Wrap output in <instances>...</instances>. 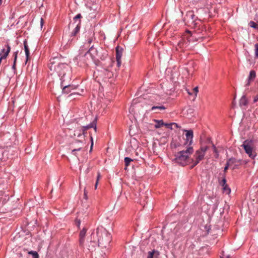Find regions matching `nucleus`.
<instances>
[{"mask_svg":"<svg viewBox=\"0 0 258 258\" xmlns=\"http://www.w3.org/2000/svg\"><path fill=\"white\" fill-rule=\"evenodd\" d=\"M208 148V146L202 145L200 149L196 151L194 158L191 159L190 156L194 152V149L192 147H185V149L175 155L174 161L182 166H185L191 162L192 163L191 168H193L203 159Z\"/></svg>","mask_w":258,"mask_h":258,"instance_id":"1","label":"nucleus"},{"mask_svg":"<svg viewBox=\"0 0 258 258\" xmlns=\"http://www.w3.org/2000/svg\"><path fill=\"white\" fill-rule=\"evenodd\" d=\"M96 235L98 237V246L101 248H107L111 240L110 234L102 226L98 227L96 229Z\"/></svg>","mask_w":258,"mask_h":258,"instance_id":"2","label":"nucleus"},{"mask_svg":"<svg viewBox=\"0 0 258 258\" xmlns=\"http://www.w3.org/2000/svg\"><path fill=\"white\" fill-rule=\"evenodd\" d=\"M48 67L50 71L56 72L59 76H64L65 70L68 68L66 63L59 62V58L57 57L50 59Z\"/></svg>","mask_w":258,"mask_h":258,"instance_id":"3","label":"nucleus"},{"mask_svg":"<svg viewBox=\"0 0 258 258\" xmlns=\"http://www.w3.org/2000/svg\"><path fill=\"white\" fill-rule=\"evenodd\" d=\"M244 149L245 153L251 159H254L256 155L255 151L256 147L255 142L251 140H246L244 141L241 145Z\"/></svg>","mask_w":258,"mask_h":258,"instance_id":"4","label":"nucleus"},{"mask_svg":"<svg viewBox=\"0 0 258 258\" xmlns=\"http://www.w3.org/2000/svg\"><path fill=\"white\" fill-rule=\"evenodd\" d=\"M90 128H94L95 132H96V124L95 121H93L88 125L83 126L81 128L75 131L74 134V136H77L78 138H80V140L77 141L78 142L80 143L83 142V140H84L85 139L86 131Z\"/></svg>","mask_w":258,"mask_h":258,"instance_id":"5","label":"nucleus"},{"mask_svg":"<svg viewBox=\"0 0 258 258\" xmlns=\"http://www.w3.org/2000/svg\"><path fill=\"white\" fill-rule=\"evenodd\" d=\"M197 17L195 16L192 11H188L184 17V21L185 23L188 24L191 27H196L197 23L196 20Z\"/></svg>","mask_w":258,"mask_h":258,"instance_id":"6","label":"nucleus"},{"mask_svg":"<svg viewBox=\"0 0 258 258\" xmlns=\"http://www.w3.org/2000/svg\"><path fill=\"white\" fill-rule=\"evenodd\" d=\"M88 54L91 56L92 60H95L99 58H101V57L99 55L98 50L93 46H91L88 51L85 52L84 55H82V53L80 52L78 57L81 58V56H86Z\"/></svg>","mask_w":258,"mask_h":258,"instance_id":"7","label":"nucleus"},{"mask_svg":"<svg viewBox=\"0 0 258 258\" xmlns=\"http://www.w3.org/2000/svg\"><path fill=\"white\" fill-rule=\"evenodd\" d=\"M95 236V233L93 232L90 236V240L89 241H87V243L85 244V246H86L87 250L90 252L93 251L95 249L96 245ZM83 249L84 251H85V248Z\"/></svg>","mask_w":258,"mask_h":258,"instance_id":"8","label":"nucleus"},{"mask_svg":"<svg viewBox=\"0 0 258 258\" xmlns=\"http://www.w3.org/2000/svg\"><path fill=\"white\" fill-rule=\"evenodd\" d=\"M184 131L186 132V142L184 143V146L187 145L186 147H191V145L192 143V139L194 137L193 131L191 130H185Z\"/></svg>","mask_w":258,"mask_h":258,"instance_id":"9","label":"nucleus"},{"mask_svg":"<svg viewBox=\"0 0 258 258\" xmlns=\"http://www.w3.org/2000/svg\"><path fill=\"white\" fill-rule=\"evenodd\" d=\"M87 229L86 228H83L81 230L79 233V246L82 249H85V238L86 234Z\"/></svg>","mask_w":258,"mask_h":258,"instance_id":"10","label":"nucleus"},{"mask_svg":"<svg viewBox=\"0 0 258 258\" xmlns=\"http://www.w3.org/2000/svg\"><path fill=\"white\" fill-rule=\"evenodd\" d=\"M227 161L228 166H230V167L232 168V169L236 168L241 164L240 161L237 160L234 158H230Z\"/></svg>","mask_w":258,"mask_h":258,"instance_id":"11","label":"nucleus"},{"mask_svg":"<svg viewBox=\"0 0 258 258\" xmlns=\"http://www.w3.org/2000/svg\"><path fill=\"white\" fill-rule=\"evenodd\" d=\"M122 53V49L117 46L116 47V59L117 61V66L119 67L121 65V58Z\"/></svg>","mask_w":258,"mask_h":258,"instance_id":"12","label":"nucleus"},{"mask_svg":"<svg viewBox=\"0 0 258 258\" xmlns=\"http://www.w3.org/2000/svg\"><path fill=\"white\" fill-rule=\"evenodd\" d=\"M6 47L7 48L6 49L5 48H3L2 50V52L0 53V56L2 57V58H4L6 59L9 53H10L11 51V47L9 44H7L6 45Z\"/></svg>","mask_w":258,"mask_h":258,"instance_id":"13","label":"nucleus"},{"mask_svg":"<svg viewBox=\"0 0 258 258\" xmlns=\"http://www.w3.org/2000/svg\"><path fill=\"white\" fill-rule=\"evenodd\" d=\"M6 47L7 48L6 49L5 48H3L2 50V52L0 53V56L2 57V58H4L6 59L9 53H10L11 51V47L9 44H7L6 45Z\"/></svg>","mask_w":258,"mask_h":258,"instance_id":"14","label":"nucleus"},{"mask_svg":"<svg viewBox=\"0 0 258 258\" xmlns=\"http://www.w3.org/2000/svg\"><path fill=\"white\" fill-rule=\"evenodd\" d=\"M254 20L255 22L251 21L248 25L252 28L258 29V12L256 13Z\"/></svg>","mask_w":258,"mask_h":258,"instance_id":"15","label":"nucleus"},{"mask_svg":"<svg viewBox=\"0 0 258 258\" xmlns=\"http://www.w3.org/2000/svg\"><path fill=\"white\" fill-rule=\"evenodd\" d=\"M248 104V100L245 95L241 97L239 100V105L241 107L246 109Z\"/></svg>","mask_w":258,"mask_h":258,"instance_id":"16","label":"nucleus"},{"mask_svg":"<svg viewBox=\"0 0 258 258\" xmlns=\"http://www.w3.org/2000/svg\"><path fill=\"white\" fill-rule=\"evenodd\" d=\"M256 77V73L254 71H251L249 73V75L248 78V81L246 84V86H249L251 81H253Z\"/></svg>","mask_w":258,"mask_h":258,"instance_id":"17","label":"nucleus"},{"mask_svg":"<svg viewBox=\"0 0 258 258\" xmlns=\"http://www.w3.org/2000/svg\"><path fill=\"white\" fill-rule=\"evenodd\" d=\"M159 255V252L158 250H153L148 252L147 258H157Z\"/></svg>","mask_w":258,"mask_h":258,"instance_id":"18","label":"nucleus"},{"mask_svg":"<svg viewBox=\"0 0 258 258\" xmlns=\"http://www.w3.org/2000/svg\"><path fill=\"white\" fill-rule=\"evenodd\" d=\"M166 107L163 105L161 106H154L151 108V110L154 111L155 113H159L160 111L164 110Z\"/></svg>","mask_w":258,"mask_h":258,"instance_id":"19","label":"nucleus"},{"mask_svg":"<svg viewBox=\"0 0 258 258\" xmlns=\"http://www.w3.org/2000/svg\"><path fill=\"white\" fill-rule=\"evenodd\" d=\"M80 23H81V20H79L78 23L76 24L75 28L73 31L72 33V35L73 36H76V34L79 32L80 29Z\"/></svg>","mask_w":258,"mask_h":258,"instance_id":"20","label":"nucleus"},{"mask_svg":"<svg viewBox=\"0 0 258 258\" xmlns=\"http://www.w3.org/2000/svg\"><path fill=\"white\" fill-rule=\"evenodd\" d=\"M24 49L25 51L26 56L27 57V61L28 60L30 52H29V49L28 48V46L27 44V42L26 40H25L24 42Z\"/></svg>","mask_w":258,"mask_h":258,"instance_id":"21","label":"nucleus"},{"mask_svg":"<svg viewBox=\"0 0 258 258\" xmlns=\"http://www.w3.org/2000/svg\"><path fill=\"white\" fill-rule=\"evenodd\" d=\"M71 85L66 86L62 89V92L65 94H68L71 92V89L72 88Z\"/></svg>","mask_w":258,"mask_h":258,"instance_id":"22","label":"nucleus"},{"mask_svg":"<svg viewBox=\"0 0 258 258\" xmlns=\"http://www.w3.org/2000/svg\"><path fill=\"white\" fill-rule=\"evenodd\" d=\"M155 121L156 122V124L155 125L156 128H159L164 125V123L162 120H156Z\"/></svg>","mask_w":258,"mask_h":258,"instance_id":"23","label":"nucleus"},{"mask_svg":"<svg viewBox=\"0 0 258 258\" xmlns=\"http://www.w3.org/2000/svg\"><path fill=\"white\" fill-rule=\"evenodd\" d=\"M29 254H31L33 256V258H39V256L37 252L35 251H29L28 252Z\"/></svg>","mask_w":258,"mask_h":258,"instance_id":"24","label":"nucleus"},{"mask_svg":"<svg viewBox=\"0 0 258 258\" xmlns=\"http://www.w3.org/2000/svg\"><path fill=\"white\" fill-rule=\"evenodd\" d=\"M132 161H133V160L132 159H131L130 158L125 157L124 158V163H125V166L127 167ZM125 169H126V167L125 168Z\"/></svg>","mask_w":258,"mask_h":258,"instance_id":"25","label":"nucleus"},{"mask_svg":"<svg viewBox=\"0 0 258 258\" xmlns=\"http://www.w3.org/2000/svg\"><path fill=\"white\" fill-rule=\"evenodd\" d=\"M17 54H18V52H15L14 54V64H13V66L12 67V68L14 69V70H15L16 69V61H17Z\"/></svg>","mask_w":258,"mask_h":258,"instance_id":"26","label":"nucleus"},{"mask_svg":"<svg viewBox=\"0 0 258 258\" xmlns=\"http://www.w3.org/2000/svg\"><path fill=\"white\" fill-rule=\"evenodd\" d=\"M180 146L179 143H176L175 141H172L171 143V147L173 148H176Z\"/></svg>","mask_w":258,"mask_h":258,"instance_id":"27","label":"nucleus"},{"mask_svg":"<svg viewBox=\"0 0 258 258\" xmlns=\"http://www.w3.org/2000/svg\"><path fill=\"white\" fill-rule=\"evenodd\" d=\"M223 189L224 192H225L226 194H230V189L227 186V185H225V186H223Z\"/></svg>","mask_w":258,"mask_h":258,"instance_id":"28","label":"nucleus"},{"mask_svg":"<svg viewBox=\"0 0 258 258\" xmlns=\"http://www.w3.org/2000/svg\"><path fill=\"white\" fill-rule=\"evenodd\" d=\"M82 149V147H79L78 148L74 149L72 150V153L76 155V151H80Z\"/></svg>","mask_w":258,"mask_h":258,"instance_id":"29","label":"nucleus"},{"mask_svg":"<svg viewBox=\"0 0 258 258\" xmlns=\"http://www.w3.org/2000/svg\"><path fill=\"white\" fill-rule=\"evenodd\" d=\"M220 185L223 187L225 186L226 184V180L225 178H223L220 183Z\"/></svg>","mask_w":258,"mask_h":258,"instance_id":"30","label":"nucleus"},{"mask_svg":"<svg viewBox=\"0 0 258 258\" xmlns=\"http://www.w3.org/2000/svg\"><path fill=\"white\" fill-rule=\"evenodd\" d=\"M212 147H213V151L215 153L216 155H215V156L216 157H218V154H217V149L216 148V147L214 146V145L213 144L212 145Z\"/></svg>","mask_w":258,"mask_h":258,"instance_id":"31","label":"nucleus"},{"mask_svg":"<svg viewBox=\"0 0 258 258\" xmlns=\"http://www.w3.org/2000/svg\"><path fill=\"white\" fill-rule=\"evenodd\" d=\"M82 17L81 15L80 14H78L77 15H76L74 18V20L75 21H77V20L78 19H80Z\"/></svg>","mask_w":258,"mask_h":258,"instance_id":"32","label":"nucleus"},{"mask_svg":"<svg viewBox=\"0 0 258 258\" xmlns=\"http://www.w3.org/2000/svg\"><path fill=\"white\" fill-rule=\"evenodd\" d=\"M186 34L185 35L184 37H185L187 39H188V37L190 36V32L189 31H186Z\"/></svg>","mask_w":258,"mask_h":258,"instance_id":"33","label":"nucleus"},{"mask_svg":"<svg viewBox=\"0 0 258 258\" xmlns=\"http://www.w3.org/2000/svg\"><path fill=\"white\" fill-rule=\"evenodd\" d=\"M164 125L165 126H166L168 128H170L171 129H172V123H167V124H164Z\"/></svg>","mask_w":258,"mask_h":258,"instance_id":"34","label":"nucleus"},{"mask_svg":"<svg viewBox=\"0 0 258 258\" xmlns=\"http://www.w3.org/2000/svg\"><path fill=\"white\" fill-rule=\"evenodd\" d=\"M258 101V94L255 95L253 98V102L255 103Z\"/></svg>","mask_w":258,"mask_h":258,"instance_id":"35","label":"nucleus"},{"mask_svg":"<svg viewBox=\"0 0 258 258\" xmlns=\"http://www.w3.org/2000/svg\"><path fill=\"white\" fill-rule=\"evenodd\" d=\"M255 55L256 57L258 56V47H255Z\"/></svg>","mask_w":258,"mask_h":258,"instance_id":"36","label":"nucleus"},{"mask_svg":"<svg viewBox=\"0 0 258 258\" xmlns=\"http://www.w3.org/2000/svg\"><path fill=\"white\" fill-rule=\"evenodd\" d=\"M194 92L195 93V94H196V95H197V93L198 92V87H195V88L194 89Z\"/></svg>","mask_w":258,"mask_h":258,"instance_id":"37","label":"nucleus"},{"mask_svg":"<svg viewBox=\"0 0 258 258\" xmlns=\"http://www.w3.org/2000/svg\"><path fill=\"white\" fill-rule=\"evenodd\" d=\"M90 139L91 141V149L93 147V138H92V135L91 134H90Z\"/></svg>","mask_w":258,"mask_h":258,"instance_id":"38","label":"nucleus"},{"mask_svg":"<svg viewBox=\"0 0 258 258\" xmlns=\"http://www.w3.org/2000/svg\"><path fill=\"white\" fill-rule=\"evenodd\" d=\"M100 178V174L99 172H98L97 177V179H96V181H97V182H98V181H99Z\"/></svg>","mask_w":258,"mask_h":258,"instance_id":"39","label":"nucleus"},{"mask_svg":"<svg viewBox=\"0 0 258 258\" xmlns=\"http://www.w3.org/2000/svg\"><path fill=\"white\" fill-rule=\"evenodd\" d=\"M228 167H230V166H228V161H227L226 165L224 168V171H226L228 168Z\"/></svg>","mask_w":258,"mask_h":258,"instance_id":"40","label":"nucleus"},{"mask_svg":"<svg viewBox=\"0 0 258 258\" xmlns=\"http://www.w3.org/2000/svg\"><path fill=\"white\" fill-rule=\"evenodd\" d=\"M172 125H174L176 128L178 127V126L176 123H172Z\"/></svg>","mask_w":258,"mask_h":258,"instance_id":"41","label":"nucleus"},{"mask_svg":"<svg viewBox=\"0 0 258 258\" xmlns=\"http://www.w3.org/2000/svg\"><path fill=\"white\" fill-rule=\"evenodd\" d=\"M98 183L97 181H96V183H95V188L96 189L97 188V184H98Z\"/></svg>","mask_w":258,"mask_h":258,"instance_id":"42","label":"nucleus"},{"mask_svg":"<svg viewBox=\"0 0 258 258\" xmlns=\"http://www.w3.org/2000/svg\"><path fill=\"white\" fill-rule=\"evenodd\" d=\"M4 59V58H2V57L0 56V64H1L2 63V60Z\"/></svg>","mask_w":258,"mask_h":258,"instance_id":"43","label":"nucleus"},{"mask_svg":"<svg viewBox=\"0 0 258 258\" xmlns=\"http://www.w3.org/2000/svg\"><path fill=\"white\" fill-rule=\"evenodd\" d=\"M43 23V20L42 18H41V25H42Z\"/></svg>","mask_w":258,"mask_h":258,"instance_id":"44","label":"nucleus"},{"mask_svg":"<svg viewBox=\"0 0 258 258\" xmlns=\"http://www.w3.org/2000/svg\"><path fill=\"white\" fill-rule=\"evenodd\" d=\"M91 42H92V39H89L88 40V43L90 44Z\"/></svg>","mask_w":258,"mask_h":258,"instance_id":"45","label":"nucleus"},{"mask_svg":"<svg viewBox=\"0 0 258 258\" xmlns=\"http://www.w3.org/2000/svg\"><path fill=\"white\" fill-rule=\"evenodd\" d=\"M80 221H79L77 223V226L79 227L80 226Z\"/></svg>","mask_w":258,"mask_h":258,"instance_id":"46","label":"nucleus"},{"mask_svg":"<svg viewBox=\"0 0 258 258\" xmlns=\"http://www.w3.org/2000/svg\"><path fill=\"white\" fill-rule=\"evenodd\" d=\"M255 47H258V43H256L255 45Z\"/></svg>","mask_w":258,"mask_h":258,"instance_id":"47","label":"nucleus"},{"mask_svg":"<svg viewBox=\"0 0 258 258\" xmlns=\"http://www.w3.org/2000/svg\"><path fill=\"white\" fill-rule=\"evenodd\" d=\"M2 0H0V5L2 4Z\"/></svg>","mask_w":258,"mask_h":258,"instance_id":"48","label":"nucleus"},{"mask_svg":"<svg viewBox=\"0 0 258 258\" xmlns=\"http://www.w3.org/2000/svg\"><path fill=\"white\" fill-rule=\"evenodd\" d=\"M84 196L86 197V194L85 193V192H84Z\"/></svg>","mask_w":258,"mask_h":258,"instance_id":"49","label":"nucleus"}]
</instances>
